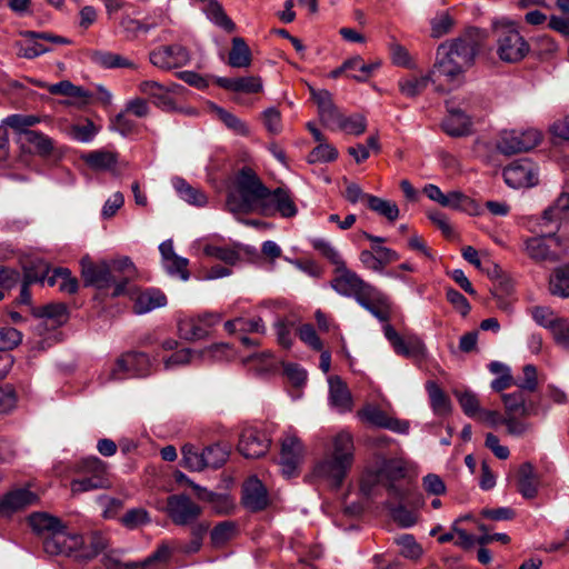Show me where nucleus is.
Masks as SVG:
<instances>
[{
    "instance_id": "obj_61",
    "label": "nucleus",
    "mask_w": 569,
    "mask_h": 569,
    "mask_svg": "<svg viewBox=\"0 0 569 569\" xmlns=\"http://www.w3.org/2000/svg\"><path fill=\"white\" fill-rule=\"evenodd\" d=\"M203 251L208 257L223 261L229 266H233L240 260L238 251L229 247L209 244L204 247Z\"/></svg>"
},
{
    "instance_id": "obj_39",
    "label": "nucleus",
    "mask_w": 569,
    "mask_h": 569,
    "mask_svg": "<svg viewBox=\"0 0 569 569\" xmlns=\"http://www.w3.org/2000/svg\"><path fill=\"white\" fill-rule=\"evenodd\" d=\"M518 491L523 498H535L538 491V482L531 463H522L518 470Z\"/></svg>"
},
{
    "instance_id": "obj_18",
    "label": "nucleus",
    "mask_w": 569,
    "mask_h": 569,
    "mask_svg": "<svg viewBox=\"0 0 569 569\" xmlns=\"http://www.w3.org/2000/svg\"><path fill=\"white\" fill-rule=\"evenodd\" d=\"M81 277L86 287L108 289L112 286L109 261H93L89 256L81 258Z\"/></svg>"
},
{
    "instance_id": "obj_57",
    "label": "nucleus",
    "mask_w": 569,
    "mask_h": 569,
    "mask_svg": "<svg viewBox=\"0 0 569 569\" xmlns=\"http://www.w3.org/2000/svg\"><path fill=\"white\" fill-rule=\"evenodd\" d=\"M212 111L216 113L218 119L221 120L224 126L232 130L234 133L240 136H247L249 133L247 124L233 113H230L229 111L218 106H213Z\"/></svg>"
},
{
    "instance_id": "obj_24",
    "label": "nucleus",
    "mask_w": 569,
    "mask_h": 569,
    "mask_svg": "<svg viewBox=\"0 0 569 569\" xmlns=\"http://www.w3.org/2000/svg\"><path fill=\"white\" fill-rule=\"evenodd\" d=\"M220 316L213 313L184 318L179 321L178 331L180 337L186 340L203 339L220 322Z\"/></svg>"
},
{
    "instance_id": "obj_6",
    "label": "nucleus",
    "mask_w": 569,
    "mask_h": 569,
    "mask_svg": "<svg viewBox=\"0 0 569 569\" xmlns=\"http://www.w3.org/2000/svg\"><path fill=\"white\" fill-rule=\"evenodd\" d=\"M501 401L505 407L506 427L510 436L520 437L530 429V423L520 419V417H529L536 415V408L532 403L527 402V398L522 390L510 393H502Z\"/></svg>"
},
{
    "instance_id": "obj_17",
    "label": "nucleus",
    "mask_w": 569,
    "mask_h": 569,
    "mask_svg": "<svg viewBox=\"0 0 569 569\" xmlns=\"http://www.w3.org/2000/svg\"><path fill=\"white\" fill-rule=\"evenodd\" d=\"M23 36L29 40L24 42H17L16 46L18 47V56L27 59H33L50 51V48L42 43L41 40L53 44L71 43L68 38L49 32L26 31Z\"/></svg>"
},
{
    "instance_id": "obj_38",
    "label": "nucleus",
    "mask_w": 569,
    "mask_h": 569,
    "mask_svg": "<svg viewBox=\"0 0 569 569\" xmlns=\"http://www.w3.org/2000/svg\"><path fill=\"white\" fill-rule=\"evenodd\" d=\"M442 207L460 210L471 216L478 214L480 211V206L476 200L458 190L446 193Z\"/></svg>"
},
{
    "instance_id": "obj_49",
    "label": "nucleus",
    "mask_w": 569,
    "mask_h": 569,
    "mask_svg": "<svg viewBox=\"0 0 569 569\" xmlns=\"http://www.w3.org/2000/svg\"><path fill=\"white\" fill-rule=\"evenodd\" d=\"M48 91L51 94L71 97L82 102H87L92 97L89 91L84 90L82 87L74 86L69 80H63L49 86Z\"/></svg>"
},
{
    "instance_id": "obj_34",
    "label": "nucleus",
    "mask_w": 569,
    "mask_h": 569,
    "mask_svg": "<svg viewBox=\"0 0 569 569\" xmlns=\"http://www.w3.org/2000/svg\"><path fill=\"white\" fill-rule=\"evenodd\" d=\"M531 316L539 326L548 328L553 337L563 340L561 332L569 330L568 323L559 322L561 318H557L550 308L535 307L531 310Z\"/></svg>"
},
{
    "instance_id": "obj_19",
    "label": "nucleus",
    "mask_w": 569,
    "mask_h": 569,
    "mask_svg": "<svg viewBox=\"0 0 569 569\" xmlns=\"http://www.w3.org/2000/svg\"><path fill=\"white\" fill-rule=\"evenodd\" d=\"M229 350V346L224 343L212 345L207 349L194 351L189 348L180 349L164 359L163 365L166 369H171L176 366L190 363L193 358L202 360H221Z\"/></svg>"
},
{
    "instance_id": "obj_26",
    "label": "nucleus",
    "mask_w": 569,
    "mask_h": 569,
    "mask_svg": "<svg viewBox=\"0 0 569 569\" xmlns=\"http://www.w3.org/2000/svg\"><path fill=\"white\" fill-rule=\"evenodd\" d=\"M242 505L250 511L266 509L270 502L266 486L256 476L248 478L242 486Z\"/></svg>"
},
{
    "instance_id": "obj_62",
    "label": "nucleus",
    "mask_w": 569,
    "mask_h": 569,
    "mask_svg": "<svg viewBox=\"0 0 569 569\" xmlns=\"http://www.w3.org/2000/svg\"><path fill=\"white\" fill-rule=\"evenodd\" d=\"M396 543L400 547V553L406 558L418 559L422 556V548L412 535H401L396 539Z\"/></svg>"
},
{
    "instance_id": "obj_43",
    "label": "nucleus",
    "mask_w": 569,
    "mask_h": 569,
    "mask_svg": "<svg viewBox=\"0 0 569 569\" xmlns=\"http://www.w3.org/2000/svg\"><path fill=\"white\" fill-rule=\"evenodd\" d=\"M107 547V539L99 532H92L83 537L77 559L90 560L97 557Z\"/></svg>"
},
{
    "instance_id": "obj_51",
    "label": "nucleus",
    "mask_w": 569,
    "mask_h": 569,
    "mask_svg": "<svg viewBox=\"0 0 569 569\" xmlns=\"http://www.w3.org/2000/svg\"><path fill=\"white\" fill-rule=\"evenodd\" d=\"M207 18L218 26L219 28L223 29L227 32H232L236 29V24L233 21L227 16L226 11L223 10L222 6L216 0L211 1L206 10Z\"/></svg>"
},
{
    "instance_id": "obj_1",
    "label": "nucleus",
    "mask_w": 569,
    "mask_h": 569,
    "mask_svg": "<svg viewBox=\"0 0 569 569\" xmlns=\"http://www.w3.org/2000/svg\"><path fill=\"white\" fill-rule=\"evenodd\" d=\"M478 43L470 36L459 37L441 43L431 69L432 82L438 90L448 91L463 82L466 71L473 64Z\"/></svg>"
},
{
    "instance_id": "obj_11",
    "label": "nucleus",
    "mask_w": 569,
    "mask_h": 569,
    "mask_svg": "<svg viewBox=\"0 0 569 569\" xmlns=\"http://www.w3.org/2000/svg\"><path fill=\"white\" fill-rule=\"evenodd\" d=\"M497 53L502 61L518 62L529 52V44L523 37L512 27L498 29Z\"/></svg>"
},
{
    "instance_id": "obj_12",
    "label": "nucleus",
    "mask_w": 569,
    "mask_h": 569,
    "mask_svg": "<svg viewBox=\"0 0 569 569\" xmlns=\"http://www.w3.org/2000/svg\"><path fill=\"white\" fill-rule=\"evenodd\" d=\"M331 287L337 293L355 298L358 302L372 286L366 282L355 271L348 269L343 262L336 268Z\"/></svg>"
},
{
    "instance_id": "obj_21",
    "label": "nucleus",
    "mask_w": 569,
    "mask_h": 569,
    "mask_svg": "<svg viewBox=\"0 0 569 569\" xmlns=\"http://www.w3.org/2000/svg\"><path fill=\"white\" fill-rule=\"evenodd\" d=\"M303 456V446L299 438L288 432L281 440L280 466L281 472L286 478L297 475L298 466Z\"/></svg>"
},
{
    "instance_id": "obj_41",
    "label": "nucleus",
    "mask_w": 569,
    "mask_h": 569,
    "mask_svg": "<svg viewBox=\"0 0 569 569\" xmlns=\"http://www.w3.org/2000/svg\"><path fill=\"white\" fill-rule=\"evenodd\" d=\"M430 81H432L431 72L427 76L410 74L398 81V88L405 97L415 98L425 91Z\"/></svg>"
},
{
    "instance_id": "obj_8",
    "label": "nucleus",
    "mask_w": 569,
    "mask_h": 569,
    "mask_svg": "<svg viewBox=\"0 0 569 569\" xmlns=\"http://www.w3.org/2000/svg\"><path fill=\"white\" fill-rule=\"evenodd\" d=\"M382 331L398 356L409 359H423L427 356V347L418 335L413 332L400 335L390 323L383 325Z\"/></svg>"
},
{
    "instance_id": "obj_46",
    "label": "nucleus",
    "mask_w": 569,
    "mask_h": 569,
    "mask_svg": "<svg viewBox=\"0 0 569 569\" xmlns=\"http://www.w3.org/2000/svg\"><path fill=\"white\" fill-rule=\"evenodd\" d=\"M426 390L428 392L430 405L436 415L443 416L450 411V400L443 390L435 381L426 382Z\"/></svg>"
},
{
    "instance_id": "obj_59",
    "label": "nucleus",
    "mask_w": 569,
    "mask_h": 569,
    "mask_svg": "<svg viewBox=\"0 0 569 569\" xmlns=\"http://www.w3.org/2000/svg\"><path fill=\"white\" fill-rule=\"evenodd\" d=\"M203 458L206 468H220L228 459L229 452L221 445H212L204 449Z\"/></svg>"
},
{
    "instance_id": "obj_2",
    "label": "nucleus",
    "mask_w": 569,
    "mask_h": 569,
    "mask_svg": "<svg viewBox=\"0 0 569 569\" xmlns=\"http://www.w3.org/2000/svg\"><path fill=\"white\" fill-rule=\"evenodd\" d=\"M353 457L355 445L351 433L340 431L332 439V450L315 465L313 475L337 489L349 472Z\"/></svg>"
},
{
    "instance_id": "obj_53",
    "label": "nucleus",
    "mask_w": 569,
    "mask_h": 569,
    "mask_svg": "<svg viewBox=\"0 0 569 569\" xmlns=\"http://www.w3.org/2000/svg\"><path fill=\"white\" fill-rule=\"evenodd\" d=\"M237 535V526L232 521L218 523L210 532V540L214 548L226 546Z\"/></svg>"
},
{
    "instance_id": "obj_9",
    "label": "nucleus",
    "mask_w": 569,
    "mask_h": 569,
    "mask_svg": "<svg viewBox=\"0 0 569 569\" xmlns=\"http://www.w3.org/2000/svg\"><path fill=\"white\" fill-rule=\"evenodd\" d=\"M540 141L541 133L533 128L503 130L497 142V148L505 154H515L533 149Z\"/></svg>"
},
{
    "instance_id": "obj_47",
    "label": "nucleus",
    "mask_w": 569,
    "mask_h": 569,
    "mask_svg": "<svg viewBox=\"0 0 569 569\" xmlns=\"http://www.w3.org/2000/svg\"><path fill=\"white\" fill-rule=\"evenodd\" d=\"M311 97L318 104V111L321 121L326 124L332 122V116L337 112V108L332 103L331 94L327 90H316L310 88Z\"/></svg>"
},
{
    "instance_id": "obj_45",
    "label": "nucleus",
    "mask_w": 569,
    "mask_h": 569,
    "mask_svg": "<svg viewBox=\"0 0 569 569\" xmlns=\"http://www.w3.org/2000/svg\"><path fill=\"white\" fill-rule=\"evenodd\" d=\"M173 187L179 197L186 202L197 207H203L207 204V196L200 189L190 186L186 180L176 178L173 180Z\"/></svg>"
},
{
    "instance_id": "obj_23",
    "label": "nucleus",
    "mask_w": 569,
    "mask_h": 569,
    "mask_svg": "<svg viewBox=\"0 0 569 569\" xmlns=\"http://www.w3.org/2000/svg\"><path fill=\"white\" fill-rule=\"evenodd\" d=\"M503 179L511 188H529L538 182V173L530 160L521 159L505 168Z\"/></svg>"
},
{
    "instance_id": "obj_60",
    "label": "nucleus",
    "mask_w": 569,
    "mask_h": 569,
    "mask_svg": "<svg viewBox=\"0 0 569 569\" xmlns=\"http://www.w3.org/2000/svg\"><path fill=\"white\" fill-rule=\"evenodd\" d=\"M379 485L383 486V480L377 466L375 465L366 469L363 472L360 479V490L365 496L370 497L376 492V489Z\"/></svg>"
},
{
    "instance_id": "obj_7",
    "label": "nucleus",
    "mask_w": 569,
    "mask_h": 569,
    "mask_svg": "<svg viewBox=\"0 0 569 569\" xmlns=\"http://www.w3.org/2000/svg\"><path fill=\"white\" fill-rule=\"evenodd\" d=\"M257 213L264 217L279 214L282 218H292L298 213V208L289 188L278 187L274 190L267 188Z\"/></svg>"
},
{
    "instance_id": "obj_58",
    "label": "nucleus",
    "mask_w": 569,
    "mask_h": 569,
    "mask_svg": "<svg viewBox=\"0 0 569 569\" xmlns=\"http://www.w3.org/2000/svg\"><path fill=\"white\" fill-rule=\"evenodd\" d=\"M337 158L338 150L333 146L322 141L309 152L307 160L309 163H325L335 161Z\"/></svg>"
},
{
    "instance_id": "obj_4",
    "label": "nucleus",
    "mask_w": 569,
    "mask_h": 569,
    "mask_svg": "<svg viewBox=\"0 0 569 569\" xmlns=\"http://www.w3.org/2000/svg\"><path fill=\"white\" fill-rule=\"evenodd\" d=\"M151 360L141 351H128L120 355L113 363L107 366L100 375L102 383L142 378L150 375Z\"/></svg>"
},
{
    "instance_id": "obj_50",
    "label": "nucleus",
    "mask_w": 569,
    "mask_h": 569,
    "mask_svg": "<svg viewBox=\"0 0 569 569\" xmlns=\"http://www.w3.org/2000/svg\"><path fill=\"white\" fill-rule=\"evenodd\" d=\"M24 140L33 148V151L41 157H49L53 152V140L40 131H27Z\"/></svg>"
},
{
    "instance_id": "obj_63",
    "label": "nucleus",
    "mask_w": 569,
    "mask_h": 569,
    "mask_svg": "<svg viewBox=\"0 0 569 569\" xmlns=\"http://www.w3.org/2000/svg\"><path fill=\"white\" fill-rule=\"evenodd\" d=\"M170 553H171L170 548L166 545H161L158 547V549L151 556L146 558L143 561L128 562V563H124L123 566H124V569H138V568L147 569L156 562L167 561L170 557Z\"/></svg>"
},
{
    "instance_id": "obj_13",
    "label": "nucleus",
    "mask_w": 569,
    "mask_h": 569,
    "mask_svg": "<svg viewBox=\"0 0 569 569\" xmlns=\"http://www.w3.org/2000/svg\"><path fill=\"white\" fill-rule=\"evenodd\" d=\"M149 60L152 66L163 71L187 66L191 56L189 50L179 43L160 46L149 53Z\"/></svg>"
},
{
    "instance_id": "obj_30",
    "label": "nucleus",
    "mask_w": 569,
    "mask_h": 569,
    "mask_svg": "<svg viewBox=\"0 0 569 569\" xmlns=\"http://www.w3.org/2000/svg\"><path fill=\"white\" fill-rule=\"evenodd\" d=\"M329 402L339 413H346L352 409L351 393L339 377L329 378Z\"/></svg>"
},
{
    "instance_id": "obj_5",
    "label": "nucleus",
    "mask_w": 569,
    "mask_h": 569,
    "mask_svg": "<svg viewBox=\"0 0 569 569\" xmlns=\"http://www.w3.org/2000/svg\"><path fill=\"white\" fill-rule=\"evenodd\" d=\"M74 471L82 476L71 481L73 493H81L109 486L108 465L96 456L82 458L76 463Z\"/></svg>"
},
{
    "instance_id": "obj_16",
    "label": "nucleus",
    "mask_w": 569,
    "mask_h": 569,
    "mask_svg": "<svg viewBox=\"0 0 569 569\" xmlns=\"http://www.w3.org/2000/svg\"><path fill=\"white\" fill-rule=\"evenodd\" d=\"M201 512V507L187 495H172L167 499V513L178 526L191 525Z\"/></svg>"
},
{
    "instance_id": "obj_33",
    "label": "nucleus",
    "mask_w": 569,
    "mask_h": 569,
    "mask_svg": "<svg viewBox=\"0 0 569 569\" xmlns=\"http://www.w3.org/2000/svg\"><path fill=\"white\" fill-rule=\"evenodd\" d=\"M81 159L96 171H114L118 164V153L104 149L89 151Z\"/></svg>"
},
{
    "instance_id": "obj_25",
    "label": "nucleus",
    "mask_w": 569,
    "mask_h": 569,
    "mask_svg": "<svg viewBox=\"0 0 569 569\" xmlns=\"http://www.w3.org/2000/svg\"><path fill=\"white\" fill-rule=\"evenodd\" d=\"M375 318L383 325L389 323L392 313V303L387 295L376 287H371L358 301Z\"/></svg>"
},
{
    "instance_id": "obj_10",
    "label": "nucleus",
    "mask_w": 569,
    "mask_h": 569,
    "mask_svg": "<svg viewBox=\"0 0 569 569\" xmlns=\"http://www.w3.org/2000/svg\"><path fill=\"white\" fill-rule=\"evenodd\" d=\"M376 466L389 495L396 499H402L406 496L407 489L403 488L399 481L407 475L406 462L399 458L387 459L385 457H378Z\"/></svg>"
},
{
    "instance_id": "obj_56",
    "label": "nucleus",
    "mask_w": 569,
    "mask_h": 569,
    "mask_svg": "<svg viewBox=\"0 0 569 569\" xmlns=\"http://www.w3.org/2000/svg\"><path fill=\"white\" fill-rule=\"evenodd\" d=\"M310 243L316 251L335 264L336 268L345 262L339 251L329 240L323 238H312L310 239Z\"/></svg>"
},
{
    "instance_id": "obj_42",
    "label": "nucleus",
    "mask_w": 569,
    "mask_h": 569,
    "mask_svg": "<svg viewBox=\"0 0 569 569\" xmlns=\"http://www.w3.org/2000/svg\"><path fill=\"white\" fill-rule=\"evenodd\" d=\"M251 50L243 38L236 37L232 39V47L229 52L228 63L232 68H248L251 64Z\"/></svg>"
},
{
    "instance_id": "obj_64",
    "label": "nucleus",
    "mask_w": 569,
    "mask_h": 569,
    "mask_svg": "<svg viewBox=\"0 0 569 569\" xmlns=\"http://www.w3.org/2000/svg\"><path fill=\"white\" fill-rule=\"evenodd\" d=\"M149 522V513L143 508L130 509L121 517V523L128 529H136Z\"/></svg>"
},
{
    "instance_id": "obj_31",
    "label": "nucleus",
    "mask_w": 569,
    "mask_h": 569,
    "mask_svg": "<svg viewBox=\"0 0 569 569\" xmlns=\"http://www.w3.org/2000/svg\"><path fill=\"white\" fill-rule=\"evenodd\" d=\"M167 305V298L159 289L150 288L137 292L133 299V310L137 315L150 312Z\"/></svg>"
},
{
    "instance_id": "obj_48",
    "label": "nucleus",
    "mask_w": 569,
    "mask_h": 569,
    "mask_svg": "<svg viewBox=\"0 0 569 569\" xmlns=\"http://www.w3.org/2000/svg\"><path fill=\"white\" fill-rule=\"evenodd\" d=\"M367 206L370 210L385 217L389 221H395L399 217V208L396 202L386 200L377 196L367 197Z\"/></svg>"
},
{
    "instance_id": "obj_44",
    "label": "nucleus",
    "mask_w": 569,
    "mask_h": 569,
    "mask_svg": "<svg viewBox=\"0 0 569 569\" xmlns=\"http://www.w3.org/2000/svg\"><path fill=\"white\" fill-rule=\"evenodd\" d=\"M193 489L200 500L207 501L217 513H228L233 508V501L228 495H220L194 485Z\"/></svg>"
},
{
    "instance_id": "obj_20",
    "label": "nucleus",
    "mask_w": 569,
    "mask_h": 569,
    "mask_svg": "<svg viewBox=\"0 0 569 569\" xmlns=\"http://www.w3.org/2000/svg\"><path fill=\"white\" fill-rule=\"evenodd\" d=\"M270 447V439L263 430L254 427H246L241 431L238 442L239 452L250 459L266 455Z\"/></svg>"
},
{
    "instance_id": "obj_28",
    "label": "nucleus",
    "mask_w": 569,
    "mask_h": 569,
    "mask_svg": "<svg viewBox=\"0 0 569 569\" xmlns=\"http://www.w3.org/2000/svg\"><path fill=\"white\" fill-rule=\"evenodd\" d=\"M112 278V296L118 297L126 292L127 284L137 276L133 262L128 258H119L109 261Z\"/></svg>"
},
{
    "instance_id": "obj_36",
    "label": "nucleus",
    "mask_w": 569,
    "mask_h": 569,
    "mask_svg": "<svg viewBox=\"0 0 569 569\" xmlns=\"http://www.w3.org/2000/svg\"><path fill=\"white\" fill-rule=\"evenodd\" d=\"M569 219V193L562 192L542 214V226L555 224L558 229L562 220Z\"/></svg>"
},
{
    "instance_id": "obj_37",
    "label": "nucleus",
    "mask_w": 569,
    "mask_h": 569,
    "mask_svg": "<svg viewBox=\"0 0 569 569\" xmlns=\"http://www.w3.org/2000/svg\"><path fill=\"white\" fill-rule=\"evenodd\" d=\"M29 525L34 532L42 537L43 540L63 526L59 518L46 512L32 513L29 517Z\"/></svg>"
},
{
    "instance_id": "obj_32",
    "label": "nucleus",
    "mask_w": 569,
    "mask_h": 569,
    "mask_svg": "<svg viewBox=\"0 0 569 569\" xmlns=\"http://www.w3.org/2000/svg\"><path fill=\"white\" fill-rule=\"evenodd\" d=\"M445 132L451 137H465L472 132L470 118L461 110H450L442 122Z\"/></svg>"
},
{
    "instance_id": "obj_15",
    "label": "nucleus",
    "mask_w": 569,
    "mask_h": 569,
    "mask_svg": "<svg viewBox=\"0 0 569 569\" xmlns=\"http://www.w3.org/2000/svg\"><path fill=\"white\" fill-rule=\"evenodd\" d=\"M525 252L537 261H556L562 253L559 239L550 231L548 234L528 238L525 241Z\"/></svg>"
},
{
    "instance_id": "obj_35",
    "label": "nucleus",
    "mask_w": 569,
    "mask_h": 569,
    "mask_svg": "<svg viewBox=\"0 0 569 569\" xmlns=\"http://www.w3.org/2000/svg\"><path fill=\"white\" fill-rule=\"evenodd\" d=\"M326 126L332 129L338 128L348 134L360 136L367 129V120L362 114L346 117L337 110L332 116V122H327Z\"/></svg>"
},
{
    "instance_id": "obj_22",
    "label": "nucleus",
    "mask_w": 569,
    "mask_h": 569,
    "mask_svg": "<svg viewBox=\"0 0 569 569\" xmlns=\"http://www.w3.org/2000/svg\"><path fill=\"white\" fill-rule=\"evenodd\" d=\"M357 415L362 421L375 427L388 429L400 435H407L409 432V421L391 417L376 406H366L359 410Z\"/></svg>"
},
{
    "instance_id": "obj_14",
    "label": "nucleus",
    "mask_w": 569,
    "mask_h": 569,
    "mask_svg": "<svg viewBox=\"0 0 569 569\" xmlns=\"http://www.w3.org/2000/svg\"><path fill=\"white\" fill-rule=\"evenodd\" d=\"M82 542L83 536L68 531L63 525L59 530L44 539L43 549L48 555H63L77 559V553H79Z\"/></svg>"
},
{
    "instance_id": "obj_55",
    "label": "nucleus",
    "mask_w": 569,
    "mask_h": 569,
    "mask_svg": "<svg viewBox=\"0 0 569 569\" xmlns=\"http://www.w3.org/2000/svg\"><path fill=\"white\" fill-rule=\"evenodd\" d=\"M181 465L190 471H201L206 468L203 451L192 445L182 447Z\"/></svg>"
},
{
    "instance_id": "obj_27",
    "label": "nucleus",
    "mask_w": 569,
    "mask_h": 569,
    "mask_svg": "<svg viewBox=\"0 0 569 569\" xmlns=\"http://www.w3.org/2000/svg\"><path fill=\"white\" fill-rule=\"evenodd\" d=\"M178 84L164 86L154 80L141 81L138 86L140 93L148 97V99L158 108L169 111L174 108V99L172 92Z\"/></svg>"
},
{
    "instance_id": "obj_52",
    "label": "nucleus",
    "mask_w": 569,
    "mask_h": 569,
    "mask_svg": "<svg viewBox=\"0 0 569 569\" xmlns=\"http://www.w3.org/2000/svg\"><path fill=\"white\" fill-rule=\"evenodd\" d=\"M550 292L560 298L569 297V264L557 268L550 278Z\"/></svg>"
},
{
    "instance_id": "obj_54",
    "label": "nucleus",
    "mask_w": 569,
    "mask_h": 569,
    "mask_svg": "<svg viewBox=\"0 0 569 569\" xmlns=\"http://www.w3.org/2000/svg\"><path fill=\"white\" fill-rule=\"evenodd\" d=\"M378 67L379 64L365 63L360 57H355L343 62V68H347L349 77L357 81H366Z\"/></svg>"
},
{
    "instance_id": "obj_3",
    "label": "nucleus",
    "mask_w": 569,
    "mask_h": 569,
    "mask_svg": "<svg viewBox=\"0 0 569 569\" xmlns=\"http://www.w3.org/2000/svg\"><path fill=\"white\" fill-rule=\"evenodd\" d=\"M267 187L249 167L240 169L234 177L233 190L229 192L226 206L232 213L257 212Z\"/></svg>"
},
{
    "instance_id": "obj_29",
    "label": "nucleus",
    "mask_w": 569,
    "mask_h": 569,
    "mask_svg": "<svg viewBox=\"0 0 569 569\" xmlns=\"http://www.w3.org/2000/svg\"><path fill=\"white\" fill-rule=\"evenodd\" d=\"M37 500L38 496L27 488L10 491L0 499V516H9L20 509L32 506Z\"/></svg>"
},
{
    "instance_id": "obj_40",
    "label": "nucleus",
    "mask_w": 569,
    "mask_h": 569,
    "mask_svg": "<svg viewBox=\"0 0 569 569\" xmlns=\"http://www.w3.org/2000/svg\"><path fill=\"white\" fill-rule=\"evenodd\" d=\"M243 363L258 375L271 372L278 367V360L269 351L250 355L243 359Z\"/></svg>"
}]
</instances>
